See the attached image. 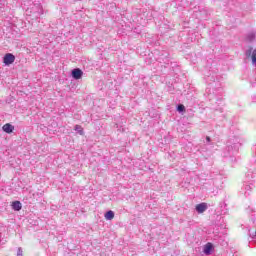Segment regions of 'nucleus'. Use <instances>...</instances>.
I'll return each instance as SVG.
<instances>
[{"instance_id": "1", "label": "nucleus", "mask_w": 256, "mask_h": 256, "mask_svg": "<svg viewBox=\"0 0 256 256\" xmlns=\"http://www.w3.org/2000/svg\"><path fill=\"white\" fill-rule=\"evenodd\" d=\"M3 63L5 65H12V63H15V55L8 53L3 58Z\"/></svg>"}, {"instance_id": "2", "label": "nucleus", "mask_w": 256, "mask_h": 256, "mask_svg": "<svg viewBox=\"0 0 256 256\" xmlns=\"http://www.w3.org/2000/svg\"><path fill=\"white\" fill-rule=\"evenodd\" d=\"M72 77L73 79H81L83 77V71L79 68H75L72 70Z\"/></svg>"}, {"instance_id": "3", "label": "nucleus", "mask_w": 256, "mask_h": 256, "mask_svg": "<svg viewBox=\"0 0 256 256\" xmlns=\"http://www.w3.org/2000/svg\"><path fill=\"white\" fill-rule=\"evenodd\" d=\"M196 211H197V213H205V211H207V204L200 203V204L196 205Z\"/></svg>"}, {"instance_id": "4", "label": "nucleus", "mask_w": 256, "mask_h": 256, "mask_svg": "<svg viewBox=\"0 0 256 256\" xmlns=\"http://www.w3.org/2000/svg\"><path fill=\"white\" fill-rule=\"evenodd\" d=\"M2 129H3V131H4L5 133H13L15 127H14L13 125L7 123V124H5V125L3 126Z\"/></svg>"}, {"instance_id": "5", "label": "nucleus", "mask_w": 256, "mask_h": 256, "mask_svg": "<svg viewBox=\"0 0 256 256\" xmlns=\"http://www.w3.org/2000/svg\"><path fill=\"white\" fill-rule=\"evenodd\" d=\"M12 209L14 211H21V209H23V205L19 201H14L12 203Z\"/></svg>"}, {"instance_id": "6", "label": "nucleus", "mask_w": 256, "mask_h": 256, "mask_svg": "<svg viewBox=\"0 0 256 256\" xmlns=\"http://www.w3.org/2000/svg\"><path fill=\"white\" fill-rule=\"evenodd\" d=\"M114 218H115V212H113L112 210H109L108 212H106L105 219L107 221H113Z\"/></svg>"}, {"instance_id": "7", "label": "nucleus", "mask_w": 256, "mask_h": 256, "mask_svg": "<svg viewBox=\"0 0 256 256\" xmlns=\"http://www.w3.org/2000/svg\"><path fill=\"white\" fill-rule=\"evenodd\" d=\"M253 187H255V185H253V184H246L244 186V189H245L244 195L246 197L249 196V192L253 189Z\"/></svg>"}, {"instance_id": "8", "label": "nucleus", "mask_w": 256, "mask_h": 256, "mask_svg": "<svg viewBox=\"0 0 256 256\" xmlns=\"http://www.w3.org/2000/svg\"><path fill=\"white\" fill-rule=\"evenodd\" d=\"M247 41H255V31H251L246 36Z\"/></svg>"}, {"instance_id": "9", "label": "nucleus", "mask_w": 256, "mask_h": 256, "mask_svg": "<svg viewBox=\"0 0 256 256\" xmlns=\"http://www.w3.org/2000/svg\"><path fill=\"white\" fill-rule=\"evenodd\" d=\"M35 9H37L36 13V17H39V15H43V7H41L40 4H38L35 8H33V10L35 11Z\"/></svg>"}, {"instance_id": "10", "label": "nucleus", "mask_w": 256, "mask_h": 256, "mask_svg": "<svg viewBox=\"0 0 256 256\" xmlns=\"http://www.w3.org/2000/svg\"><path fill=\"white\" fill-rule=\"evenodd\" d=\"M247 177H251V179H255L256 177V168L252 171H249Z\"/></svg>"}, {"instance_id": "11", "label": "nucleus", "mask_w": 256, "mask_h": 256, "mask_svg": "<svg viewBox=\"0 0 256 256\" xmlns=\"http://www.w3.org/2000/svg\"><path fill=\"white\" fill-rule=\"evenodd\" d=\"M74 129L79 133V135H83V127H81V125H76Z\"/></svg>"}, {"instance_id": "12", "label": "nucleus", "mask_w": 256, "mask_h": 256, "mask_svg": "<svg viewBox=\"0 0 256 256\" xmlns=\"http://www.w3.org/2000/svg\"><path fill=\"white\" fill-rule=\"evenodd\" d=\"M177 111H179V113H183V111H185V106L183 104H179L177 107Z\"/></svg>"}, {"instance_id": "13", "label": "nucleus", "mask_w": 256, "mask_h": 256, "mask_svg": "<svg viewBox=\"0 0 256 256\" xmlns=\"http://www.w3.org/2000/svg\"><path fill=\"white\" fill-rule=\"evenodd\" d=\"M17 255L18 256H23V249L18 248Z\"/></svg>"}, {"instance_id": "14", "label": "nucleus", "mask_w": 256, "mask_h": 256, "mask_svg": "<svg viewBox=\"0 0 256 256\" xmlns=\"http://www.w3.org/2000/svg\"><path fill=\"white\" fill-rule=\"evenodd\" d=\"M253 151H254V159H255V163H256V144L253 146Z\"/></svg>"}, {"instance_id": "15", "label": "nucleus", "mask_w": 256, "mask_h": 256, "mask_svg": "<svg viewBox=\"0 0 256 256\" xmlns=\"http://www.w3.org/2000/svg\"><path fill=\"white\" fill-rule=\"evenodd\" d=\"M204 251L205 253H209L211 251V246H206Z\"/></svg>"}, {"instance_id": "16", "label": "nucleus", "mask_w": 256, "mask_h": 256, "mask_svg": "<svg viewBox=\"0 0 256 256\" xmlns=\"http://www.w3.org/2000/svg\"><path fill=\"white\" fill-rule=\"evenodd\" d=\"M206 141H211V138L210 137H206Z\"/></svg>"}, {"instance_id": "17", "label": "nucleus", "mask_w": 256, "mask_h": 256, "mask_svg": "<svg viewBox=\"0 0 256 256\" xmlns=\"http://www.w3.org/2000/svg\"><path fill=\"white\" fill-rule=\"evenodd\" d=\"M252 87H255V83H252Z\"/></svg>"}, {"instance_id": "18", "label": "nucleus", "mask_w": 256, "mask_h": 256, "mask_svg": "<svg viewBox=\"0 0 256 256\" xmlns=\"http://www.w3.org/2000/svg\"><path fill=\"white\" fill-rule=\"evenodd\" d=\"M233 256H236V255H233Z\"/></svg>"}, {"instance_id": "19", "label": "nucleus", "mask_w": 256, "mask_h": 256, "mask_svg": "<svg viewBox=\"0 0 256 256\" xmlns=\"http://www.w3.org/2000/svg\"><path fill=\"white\" fill-rule=\"evenodd\" d=\"M233 256H236V255H233Z\"/></svg>"}]
</instances>
